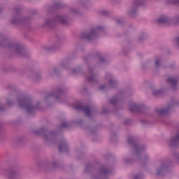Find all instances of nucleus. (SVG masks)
<instances>
[{
	"mask_svg": "<svg viewBox=\"0 0 179 179\" xmlns=\"http://www.w3.org/2000/svg\"><path fill=\"white\" fill-rule=\"evenodd\" d=\"M160 62H161V61L159 59L156 60L155 65L157 66H159V65L160 64Z\"/></svg>",
	"mask_w": 179,
	"mask_h": 179,
	"instance_id": "obj_3",
	"label": "nucleus"
},
{
	"mask_svg": "<svg viewBox=\"0 0 179 179\" xmlns=\"http://www.w3.org/2000/svg\"><path fill=\"white\" fill-rule=\"evenodd\" d=\"M177 43L179 44V37L177 39Z\"/></svg>",
	"mask_w": 179,
	"mask_h": 179,
	"instance_id": "obj_4",
	"label": "nucleus"
},
{
	"mask_svg": "<svg viewBox=\"0 0 179 179\" xmlns=\"http://www.w3.org/2000/svg\"><path fill=\"white\" fill-rule=\"evenodd\" d=\"M168 82H169V83H176V80H174V78H168Z\"/></svg>",
	"mask_w": 179,
	"mask_h": 179,
	"instance_id": "obj_2",
	"label": "nucleus"
},
{
	"mask_svg": "<svg viewBox=\"0 0 179 179\" xmlns=\"http://www.w3.org/2000/svg\"><path fill=\"white\" fill-rule=\"evenodd\" d=\"M168 18L166 16H162L158 19V23H166L167 22Z\"/></svg>",
	"mask_w": 179,
	"mask_h": 179,
	"instance_id": "obj_1",
	"label": "nucleus"
}]
</instances>
